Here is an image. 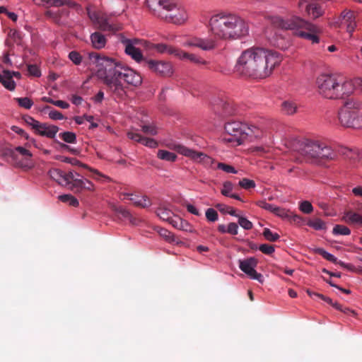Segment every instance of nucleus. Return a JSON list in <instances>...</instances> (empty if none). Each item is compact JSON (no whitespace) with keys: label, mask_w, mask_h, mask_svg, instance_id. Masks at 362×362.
<instances>
[{"label":"nucleus","mask_w":362,"mask_h":362,"mask_svg":"<svg viewBox=\"0 0 362 362\" xmlns=\"http://www.w3.org/2000/svg\"><path fill=\"white\" fill-rule=\"evenodd\" d=\"M0 82L9 90H13L16 88V83L13 79L12 74L8 70H4L0 72Z\"/></svg>","instance_id":"24"},{"label":"nucleus","mask_w":362,"mask_h":362,"mask_svg":"<svg viewBox=\"0 0 362 362\" xmlns=\"http://www.w3.org/2000/svg\"><path fill=\"white\" fill-rule=\"evenodd\" d=\"M75 175L78 177L80 176L79 174H78L77 173L73 172V177L71 179H70V183L69 186V188L74 192H81L84 188L85 179H83V177H76Z\"/></svg>","instance_id":"28"},{"label":"nucleus","mask_w":362,"mask_h":362,"mask_svg":"<svg viewBox=\"0 0 362 362\" xmlns=\"http://www.w3.org/2000/svg\"><path fill=\"white\" fill-rule=\"evenodd\" d=\"M45 16L48 19H50L54 23L60 25L62 23L59 21V18H58V16L55 11L52 10H47L45 13Z\"/></svg>","instance_id":"51"},{"label":"nucleus","mask_w":362,"mask_h":362,"mask_svg":"<svg viewBox=\"0 0 362 362\" xmlns=\"http://www.w3.org/2000/svg\"><path fill=\"white\" fill-rule=\"evenodd\" d=\"M297 105L292 101L286 100L281 104V111L286 115H293L296 112Z\"/></svg>","instance_id":"35"},{"label":"nucleus","mask_w":362,"mask_h":362,"mask_svg":"<svg viewBox=\"0 0 362 362\" xmlns=\"http://www.w3.org/2000/svg\"><path fill=\"white\" fill-rule=\"evenodd\" d=\"M101 13H98L96 12H90V11H88V16L90 21L93 22V24L96 25Z\"/></svg>","instance_id":"63"},{"label":"nucleus","mask_w":362,"mask_h":362,"mask_svg":"<svg viewBox=\"0 0 362 362\" xmlns=\"http://www.w3.org/2000/svg\"><path fill=\"white\" fill-rule=\"evenodd\" d=\"M154 47L160 53H169L176 57L177 55V51L179 50L177 48L168 46L167 45L162 43L156 44Z\"/></svg>","instance_id":"34"},{"label":"nucleus","mask_w":362,"mask_h":362,"mask_svg":"<svg viewBox=\"0 0 362 362\" xmlns=\"http://www.w3.org/2000/svg\"><path fill=\"white\" fill-rule=\"evenodd\" d=\"M213 35L207 37H194L189 38L185 42V45L187 47H198L204 51L213 50L217 47V40Z\"/></svg>","instance_id":"13"},{"label":"nucleus","mask_w":362,"mask_h":362,"mask_svg":"<svg viewBox=\"0 0 362 362\" xmlns=\"http://www.w3.org/2000/svg\"><path fill=\"white\" fill-rule=\"evenodd\" d=\"M258 205L261 208H262V209H264L265 210L269 211H271L272 213H274V209L276 208V206H274L273 204H271L267 203V202H264V201L259 202Z\"/></svg>","instance_id":"62"},{"label":"nucleus","mask_w":362,"mask_h":362,"mask_svg":"<svg viewBox=\"0 0 362 362\" xmlns=\"http://www.w3.org/2000/svg\"><path fill=\"white\" fill-rule=\"evenodd\" d=\"M273 23L276 27L284 30H295L297 36L310 40L313 43H318L320 41L317 35L321 33V28L299 16L276 17Z\"/></svg>","instance_id":"7"},{"label":"nucleus","mask_w":362,"mask_h":362,"mask_svg":"<svg viewBox=\"0 0 362 362\" xmlns=\"http://www.w3.org/2000/svg\"><path fill=\"white\" fill-rule=\"evenodd\" d=\"M318 93L327 99H339L350 95L354 90L352 81L342 76L321 74L316 79Z\"/></svg>","instance_id":"4"},{"label":"nucleus","mask_w":362,"mask_h":362,"mask_svg":"<svg viewBox=\"0 0 362 362\" xmlns=\"http://www.w3.org/2000/svg\"><path fill=\"white\" fill-rule=\"evenodd\" d=\"M157 216L162 220L170 223V221L174 218L173 213L168 209L160 207L156 211Z\"/></svg>","instance_id":"33"},{"label":"nucleus","mask_w":362,"mask_h":362,"mask_svg":"<svg viewBox=\"0 0 362 362\" xmlns=\"http://www.w3.org/2000/svg\"><path fill=\"white\" fill-rule=\"evenodd\" d=\"M237 217L238 218V223L242 228L245 230H250L252 228V223L247 220L246 218L239 215Z\"/></svg>","instance_id":"50"},{"label":"nucleus","mask_w":362,"mask_h":362,"mask_svg":"<svg viewBox=\"0 0 362 362\" xmlns=\"http://www.w3.org/2000/svg\"><path fill=\"white\" fill-rule=\"evenodd\" d=\"M158 233L160 237H162L166 242L175 245H178L180 243V241L179 240L178 238L165 228H159L158 230Z\"/></svg>","instance_id":"30"},{"label":"nucleus","mask_w":362,"mask_h":362,"mask_svg":"<svg viewBox=\"0 0 362 362\" xmlns=\"http://www.w3.org/2000/svg\"><path fill=\"white\" fill-rule=\"evenodd\" d=\"M69 58L76 65H78L81 63L82 57L81 55L76 51H71L69 54Z\"/></svg>","instance_id":"55"},{"label":"nucleus","mask_w":362,"mask_h":362,"mask_svg":"<svg viewBox=\"0 0 362 362\" xmlns=\"http://www.w3.org/2000/svg\"><path fill=\"white\" fill-rule=\"evenodd\" d=\"M144 66L157 75L168 77L173 73V68L170 62L154 59L144 60Z\"/></svg>","instance_id":"12"},{"label":"nucleus","mask_w":362,"mask_h":362,"mask_svg":"<svg viewBox=\"0 0 362 362\" xmlns=\"http://www.w3.org/2000/svg\"><path fill=\"white\" fill-rule=\"evenodd\" d=\"M89 59L98 67L97 75L103 80L107 92L115 99H123L129 86L137 87L142 83L139 74L112 58L90 52Z\"/></svg>","instance_id":"1"},{"label":"nucleus","mask_w":362,"mask_h":362,"mask_svg":"<svg viewBox=\"0 0 362 362\" xmlns=\"http://www.w3.org/2000/svg\"><path fill=\"white\" fill-rule=\"evenodd\" d=\"M151 13L175 25L184 24L188 19L185 8L175 0H146Z\"/></svg>","instance_id":"6"},{"label":"nucleus","mask_w":362,"mask_h":362,"mask_svg":"<svg viewBox=\"0 0 362 362\" xmlns=\"http://www.w3.org/2000/svg\"><path fill=\"white\" fill-rule=\"evenodd\" d=\"M332 233L335 235H349L351 234V230L344 225H336L332 230Z\"/></svg>","instance_id":"40"},{"label":"nucleus","mask_w":362,"mask_h":362,"mask_svg":"<svg viewBox=\"0 0 362 362\" xmlns=\"http://www.w3.org/2000/svg\"><path fill=\"white\" fill-rule=\"evenodd\" d=\"M95 25L97 28L103 31L115 32L121 28L119 25L113 23L110 20V17L106 13H101Z\"/></svg>","instance_id":"21"},{"label":"nucleus","mask_w":362,"mask_h":362,"mask_svg":"<svg viewBox=\"0 0 362 362\" xmlns=\"http://www.w3.org/2000/svg\"><path fill=\"white\" fill-rule=\"evenodd\" d=\"M259 250L265 255H272L275 250L274 246L268 244L260 245Z\"/></svg>","instance_id":"57"},{"label":"nucleus","mask_w":362,"mask_h":362,"mask_svg":"<svg viewBox=\"0 0 362 362\" xmlns=\"http://www.w3.org/2000/svg\"><path fill=\"white\" fill-rule=\"evenodd\" d=\"M129 200L132 202L135 206L141 208H146L151 205L149 199L145 195L139 196L132 194Z\"/></svg>","instance_id":"32"},{"label":"nucleus","mask_w":362,"mask_h":362,"mask_svg":"<svg viewBox=\"0 0 362 362\" xmlns=\"http://www.w3.org/2000/svg\"><path fill=\"white\" fill-rule=\"evenodd\" d=\"M15 100L18 103V105L25 109L29 110L32 107L33 102L29 98H16Z\"/></svg>","instance_id":"41"},{"label":"nucleus","mask_w":362,"mask_h":362,"mask_svg":"<svg viewBox=\"0 0 362 362\" xmlns=\"http://www.w3.org/2000/svg\"><path fill=\"white\" fill-rule=\"evenodd\" d=\"M307 225L309 227L314 228L316 230H325L326 229V223L325 221L321 220L320 218H316L314 219H310L307 222Z\"/></svg>","instance_id":"36"},{"label":"nucleus","mask_w":362,"mask_h":362,"mask_svg":"<svg viewBox=\"0 0 362 362\" xmlns=\"http://www.w3.org/2000/svg\"><path fill=\"white\" fill-rule=\"evenodd\" d=\"M127 136L129 139L134 140L136 142L141 143L149 148H156L158 145V142L153 139L142 136L141 134L134 132H128Z\"/></svg>","instance_id":"22"},{"label":"nucleus","mask_w":362,"mask_h":362,"mask_svg":"<svg viewBox=\"0 0 362 362\" xmlns=\"http://www.w3.org/2000/svg\"><path fill=\"white\" fill-rule=\"evenodd\" d=\"M49 175L52 180L59 185L68 186L70 183V179L73 177V172L69 171L66 173L59 169L53 168L49 170Z\"/></svg>","instance_id":"20"},{"label":"nucleus","mask_w":362,"mask_h":362,"mask_svg":"<svg viewBox=\"0 0 362 362\" xmlns=\"http://www.w3.org/2000/svg\"><path fill=\"white\" fill-rule=\"evenodd\" d=\"M217 169L221 170L227 173H237V170L230 165L224 163H217Z\"/></svg>","instance_id":"48"},{"label":"nucleus","mask_w":362,"mask_h":362,"mask_svg":"<svg viewBox=\"0 0 362 362\" xmlns=\"http://www.w3.org/2000/svg\"><path fill=\"white\" fill-rule=\"evenodd\" d=\"M173 148L179 153L190 158L193 161L201 163L206 168H214L213 165L216 163L215 160L208 155L180 144H175Z\"/></svg>","instance_id":"10"},{"label":"nucleus","mask_w":362,"mask_h":362,"mask_svg":"<svg viewBox=\"0 0 362 362\" xmlns=\"http://www.w3.org/2000/svg\"><path fill=\"white\" fill-rule=\"evenodd\" d=\"M173 148L179 153L190 158L193 161L201 163L206 168H214L213 165L216 163L215 160L208 155L180 144H175Z\"/></svg>","instance_id":"9"},{"label":"nucleus","mask_w":362,"mask_h":362,"mask_svg":"<svg viewBox=\"0 0 362 362\" xmlns=\"http://www.w3.org/2000/svg\"><path fill=\"white\" fill-rule=\"evenodd\" d=\"M264 134V132L259 127L255 125H247L245 131V136L246 139L247 137L259 139L261 138Z\"/></svg>","instance_id":"31"},{"label":"nucleus","mask_w":362,"mask_h":362,"mask_svg":"<svg viewBox=\"0 0 362 362\" xmlns=\"http://www.w3.org/2000/svg\"><path fill=\"white\" fill-rule=\"evenodd\" d=\"M335 23L339 27L345 28L347 33L351 36L356 27V14L353 11L344 9Z\"/></svg>","instance_id":"14"},{"label":"nucleus","mask_w":362,"mask_h":362,"mask_svg":"<svg viewBox=\"0 0 362 362\" xmlns=\"http://www.w3.org/2000/svg\"><path fill=\"white\" fill-rule=\"evenodd\" d=\"M64 6H67L71 8H75L76 11L81 10V6L76 2L71 0H64Z\"/></svg>","instance_id":"64"},{"label":"nucleus","mask_w":362,"mask_h":362,"mask_svg":"<svg viewBox=\"0 0 362 362\" xmlns=\"http://www.w3.org/2000/svg\"><path fill=\"white\" fill-rule=\"evenodd\" d=\"M239 185L243 189H250L255 187V183L252 180L243 178V180H240Z\"/></svg>","instance_id":"52"},{"label":"nucleus","mask_w":362,"mask_h":362,"mask_svg":"<svg viewBox=\"0 0 362 362\" xmlns=\"http://www.w3.org/2000/svg\"><path fill=\"white\" fill-rule=\"evenodd\" d=\"M298 6L301 13L313 19H316L324 14V9L320 4L310 2L308 0H300Z\"/></svg>","instance_id":"16"},{"label":"nucleus","mask_w":362,"mask_h":362,"mask_svg":"<svg viewBox=\"0 0 362 362\" xmlns=\"http://www.w3.org/2000/svg\"><path fill=\"white\" fill-rule=\"evenodd\" d=\"M92 46L97 49H100L105 47L107 38L105 35L100 32H95L90 35Z\"/></svg>","instance_id":"26"},{"label":"nucleus","mask_w":362,"mask_h":362,"mask_svg":"<svg viewBox=\"0 0 362 362\" xmlns=\"http://www.w3.org/2000/svg\"><path fill=\"white\" fill-rule=\"evenodd\" d=\"M299 209L304 214H310L313 211V206L309 201H302L299 203Z\"/></svg>","instance_id":"43"},{"label":"nucleus","mask_w":362,"mask_h":362,"mask_svg":"<svg viewBox=\"0 0 362 362\" xmlns=\"http://www.w3.org/2000/svg\"><path fill=\"white\" fill-rule=\"evenodd\" d=\"M177 57L181 59H187L196 64H202V65H206L209 64L208 62L202 59L201 57H199L194 54H190L187 52H185L182 49H180L177 51Z\"/></svg>","instance_id":"23"},{"label":"nucleus","mask_w":362,"mask_h":362,"mask_svg":"<svg viewBox=\"0 0 362 362\" xmlns=\"http://www.w3.org/2000/svg\"><path fill=\"white\" fill-rule=\"evenodd\" d=\"M290 212L291 211L288 210H286L285 209L276 206L274 214L281 218L288 219L290 216Z\"/></svg>","instance_id":"54"},{"label":"nucleus","mask_w":362,"mask_h":362,"mask_svg":"<svg viewBox=\"0 0 362 362\" xmlns=\"http://www.w3.org/2000/svg\"><path fill=\"white\" fill-rule=\"evenodd\" d=\"M211 35L218 40H235L248 34L247 23L238 16L219 13L209 20Z\"/></svg>","instance_id":"3"},{"label":"nucleus","mask_w":362,"mask_h":362,"mask_svg":"<svg viewBox=\"0 0 362 362\" xmlns=\"http://www.w3.org/2000/svg\"><path fill=\"white\" fill-rule=\"evenodd\" d=\"M291 222L295 223L297 224H302L304 221V218L297 214H293L291 211L290 212L289 218H288Z\"/></svg>","instance_id":"60"},{"label":"nucleus","mask_w":362,"mask_h":362,"mask_svg":"<svg viewBox=\"0 0 362 362\" xmlns=\"http://www.w3.org/2000/svg\"><path fill=\"white\" fill-rule=\"evenodd\" d=\"M28 71L29 74L33 76L38 77L41 75V72L39 67L35 64L28 65Z\"/></svg>","instance_id":"58"},{"label":"nucleus","mask_w":362,"mask_h":362,"mask_svg":"<svg viewBox=\"0 0 362 362\" xmlns=\"http://www.w3.org/2000/svg\"><path fill=\"white\" fill-rule=\"evenodd\" d=\"M239 268L248 275L251 279L258 281L259 283H263V276L257 272L255 267L257 264V259L255 257H250L245 259L239 260Z\"/></svg>","instance_id":"15"},{"label":"nucleus","mask_w":362,"mask_h":362,"mask_svg":"<svg viewBox=\"0 0 362 362\" xmlns=\"http://www.w3.org/2000/svg\"><path fill=\"white\" fill-rule=\"evenodd\" d=\"M112 209L120 217L127 220L130 217V212L122 206H112Z\"/></svg>","instance_id":"42"},{"label":"nucleus","mask_w":362,"mask_h":362,"mask_svg":"<svg viewBox=\"0 0 362 362\" xmlns=\"http://www.w3.org/2000/svg\"><path fill=\"white\" fill-rule=\"evenodd\" d=\"M157 156L161 160L170 162H174L177 158V156L174 153L165 150H159L158 151Z\"/></svg>","instance_id":"37"},{"label":"nucleus","mask_w":362,"mask_h":362,"mask_svg":"<svg viewBox=\"0 0 362 362\" xmlns=\"http://www.w3.org/2000/svg\"><path fill=\"white\" fill-rule=\"evenodd\" d=\"M361 104L353 98L347 100L339 112V120L346 127L362 128V113L358 110Z\"/></svg>","instance_id":"8"},{"label":"nucleus","mask_w":362,"mask_h":362,"mask_svg":"<svg viewBox=\"0 0 362 362\" xmlns=\"http://www.w3.org/2000/svg\"><path fill=\"white\" fill-rule=\"evenodd\" d=\"M293 151H297L303 159L310 163H320L325 160H334L337 152L324 142L309 139L296 140L292 144Z\"/></svg>","instance_id":"5"},{"label":"nucleus","mask_w":362,"mask_h":362,"mask_svg":"<svg viewBox=\"0 0 362 362\" xmlns=\"http://www.w3.org/2000/svg\"><path fill=\"white\" fill-rule=\"evenodd\" d=\"M264 237L269 241L275 242L279 238V235L277 233H273L269 228H264L263 230Z\"/></svg>","instance_id":"46"},{"label":"nucleus","mask_w":362,"mask_h":362,"mask_svg":"<svg viewBox=\"0 0 362 362\" xmlns=\"http://www.w3.org/2000/svg\"><path fill=\"white\" fill-rule=\"evenodd\" d=\"M315 253L321 255L323 258L332 263L338 262V259L337 257H335L333 255L325 251L323 248L317 247L315 249Z\"/></svg>","instance_id":"38"},{"label":"nucleus","mask_w":362,"mask_h":362,"mask_svg":"<svg viewBox=\"0 0 362 362\" xmlns=\"http://www.w3.org/2000/svg\"><path fill=\"white\" fill-rule=\"evenodd\" d=\"M216 208L218 209L222 213H228L233 216H238V215L235 213V209L230 206H228L223 204H218L216 205Z\"/></svg>","instance_id":"44"},{"label":"nucleus","mask_w":362,"mask_h":362,"mask_svg":"<svg viewBox=\"0 0 362 362\" xmlns=\"http://www.w3.org/2000/svg\"><path fill=\"white\" fill-rule=\"evenodd\" d=\"M33 129L35 132L40 136L54 139L59 132V127L47 123H41L40 122H33Z\"/></svg>","instance_id":"18"},{"label":"nucleus","mask_w":362,"mask_h":362,"mask_svg":"<svg viewBox=\"0 0 362 362\" xmlns=\"http://www.w3.org/2000/svg\"><path fill=\"white\" fill-rule=\"evenodd\" d=\"M45 110H50V111L49 112V117L50 119H52L53 120H61L64 118L63 115L60 112H59L56 110H51L50 106H48V105L45 106Z\"/></svg>","instance_id":"47"},{"label":"nucleus","mask_w":362,"mask_h":362,"mask_svg":"<svg viewBox=\"0 0 362 362\" xmlns=\"http://www.w3.org/2000/svg\"><path fill=\"white\" fill-rule=\"evenodd\" d=\"M59 136L66 143L75 144L76 143V135L71 132H64L59 134Z\"/></svg>","instance_id":"39"},{"label":"nucleus","mask_w":362,"mask_h":362,"mask_svg":"<svg viewBox=\"0 0 362 362\" xmlns=\"http://www.w3.org/2000/svg\"><path fill=\"white\" fill-rule=\"evenodd\" d=\"M227 233L230 235H237L238 233V226L235 223H230L227 227Z\"/></svg>","instance_id":"61"},{"label":"nucleus","mask_w":362,"mask_h":362,"mask_svg":"<svg viewBox=\"0 0 362 362\" xmlns=\"http://www.w3.org/2000/svg\"><path fill=\"white\" fill-rule=\"evenodd\" d=\"M214 111L222 117H226L235 114V109L233 103L229 100L219 99L218 103L214 105Z\"/></svg>","instance_id":"19"},{"label":"nucleus","mask_w":362,"mask_h":362,"mask_svg":"<svg viewBox=\"0 0 362 362\" xmlns=\"http://www.w3.org/2000/svg\"><path fill=\"white\" fill-rule=\"evenodd\" d=\"M233 189V184L230 181H226L223 184V187L221 190V193L225 197H228L239 201H243L238 194L232 192Z\"/></svg>","instance_id":"29"},{"label":"nucleus","mask_w":362,"mask_h":362,"mask_svg":"<svg viewBox=\"0 0 362 362\" xmlns=\"http://www.w3.org/2000/svg\"><path fill=\"white\" fill-rule=\"evenodd\" d=\"M281 62L274 51L252 47L242 52L235 66V72L246 77L264 78Z\"/></svg>","instance_id":"2"},{"label":"nucleus","mask_w":362,"mask_h":362,"mask_svg":"<svg viewBox=\"0 0 362 362\" xmlns=\"http://www.w3.org/2000/svg\"><path fill=\"white\" fill-rule=\"evenodd\" d=\"M342 220L349 224H355L362 226V216L351 210L344 212Z\"/></svg>","instance_id":"25"},{"label":"nucleus","mask_w":362,"mask_h":362,"mask_svg":"<svg viewBox=\"0 0 362 362\" xmlns=\"http://www.w3.org/2000/svg\"><path fill=\"white\" fill-rule=\"evenodd\" d=\"M141 129L146 134L156 135L157 134L156 128L151 125H144L142 126Z\"/></svg>","instance_id":"59"},{"label":"nucleus","mask_w":362,"mask_h":362,"mask_svg":"<svg viewBox=\"0 0 362 362\" xmlns=\"http://www.w3.org/2000/svg\"><path fill=\"white\" fill-rule=\"evenodd\" d=\"M246 124L238 121H233L225 124L224 129L228 137L224 140L229 143H234L240 145L246 139L245 136Z\"/></svg>","instance_id":"11"},{"label":"nucleus","mask_w":362,"mask_h":362,"mask_svg":"<svg viewBox=\"0 0 362 362\" xmlns=\"http://www.w3.org/2000/svg\"><path fill=\"white\" fill-rule=\"evenodd\" d=\"M170 224L177 229L186 232H193V227L188 223V221L179 216H175L174 218L170 221Z\"/></svg>","instance_id":"27"},{"label":"nucleus","mask_w":362,"mask_h":362,"mask_svg":"<svg viewBox=\"0 0 362 362\" xmlns=\"http://www.w3.org/2000/svg\"><path fill=\"white\" fill-rule=\"evenodd\" d=\"M15 151L22 156L26 160H30L33 156L29 150L22 146L16 147Z\"/></svg>","instance_id":"49"},{"label":"nucleus","mask_w":362,"mask_h":362,"mask_svg":"<svg viewBox=\"0 0 362 362\" xmlns=\"http://www.w3.org/2000/svg\"><path fill=\"white\" fill-rule=\"evenodd\" d=\"M11 129L15 133L18 134V135L21 136L22 137H24L27 140H30L35 146V140L34 139H30V137L28 134L21 128L17 126H12L11 127Z\"/></svg>","instance_id":"45"},{"label":"nucleus","mask_w":362,"mask_h":362,"mask_svg":"<svg viewBox=\"0 0 362 362\" xmlns=\"http://www.w3.org/2000/svg\"><path fill=\"white\" fill-rule=\"evenodd\" d=\"M332 307H334L336 310H340L342 313H346V314H351L353 315H356V313L354 310H350L348 308H344L341 304L338 303L337 302H333Z\"/></svg>","instance_id":"56"},{"label":"nucleus","mask_w":362,"mask_h":362,"mask_svg":"<svg viewBox=\"0 0 362 362\" xmlns=\"http://www.w3.org/2000/svg\"><path fill=\"white\" fill-rule=\"evenodd\" d=\"M206 217L209 221L214 222L218 220V213L212 208H209L206 211Z\"/></svg>","instance_id":"53"},{"label":"nucleus","mask_w":362,"mask_h":362,"mask_svg":"<svg viewBox=\"0 0 362 362\" xmlns=\"http://www.w3.org/2000/svg\"><path fill=\"white\" fill-rule=\"evenodd\" d=\"M141 40L134 39H125L122 40V44L124 45V49L127 54L129 55L133 59L137 62H142L144 64L145 59L140 49L136 47V45L141 43Z\"/></svg>","instance_id":"17"}]
</instances>
